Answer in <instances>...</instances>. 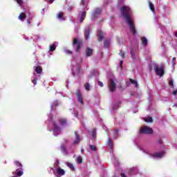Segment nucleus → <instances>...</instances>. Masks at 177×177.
Listing matches in <instances>:
<instances>
[{"instance_id": "33", "label": "nucleus", "mask_w": 177, "mask_h": 177, "mask_svg": "<svg viewBox=\"0 0 177 177\" xmlns=\"http://www.w3.org/2000/svg\"><path fill=\"white\" fill-rule=\"evenodd\" d=\"M99 74V71L97 70L93 69L91 71V75L88 76V78H92V77H94L95 75H97Z\"/></svg>"}, {"instance_id": "20", "label": "nucleus", "mask_w": 177, "mask_h": 177, "mask_svg": "<svg viewBox=\"0 0 177 177\" xmlns=\"http://www.w3.org/2000/svg\"><path fill=\"white\" fill-rule=\"evenodd\" d=\"M139 170L138 169V167H132L129 169V175L132 176V175H137L138 174Z\"/></svg>"}, {"instance_id": "46", "label": "nucleus", "mask_w": 177, "mask_h": 177, "mask_svg": "<svg viewBox=\"0 0 177 177\" xmlns=\"http://www.w3.org/2000/svg\"><path fill=\"white\" fill-rule=\"evenodd\" d=\"M146 122H153V118L152 117H148L145 120Z\"/></svg>"}, {"instance_id": "18", "label": "nucleus", "mask_w": 177, "mask_h": 177, "mask_svg": "<svg viewBox=\"0 0 177 177\" xmlns=\"http://www.w3.org/2000/svg\"><path fill=\"white\" fill-rule=\"evenodd\" d=\"M113 132V138L117 139V138H120V129H112Z\"/></svg>"}, {"instance_id": "16", "label": "nucleus", "mask_w": 177, "mask_h": 177, "mask_svg": "<svg viewBox=\"0 0 177 177\" xmlns=\"http://www.w3.org/2000/svg\"><path fill=\"white\" fill-rule=\"evenodd\" d=\"M23 174H24V171H23V167H19L15 171L12 172V175H16L17 177L22 176Z\"/></svg>"}, {"instance_id": "57", "label": "nucleus", "mask_w": 177, "mask_h": 177, "mask_svg": "<svg viewBox=\"0 0 177 177\" xmlns=\"http://www.w3.org/2000/svg\"><path fill=\"white\" fill-rule=\"evenodd\" d=\"M98 85L101 87H103L104 84H103V82H100V81H98Z\"/></svg>"}, {"instance_id": "26", "label": "nucleus", "mask_w": 177, "mask_h": 177, "mask_svg": "<svg viewBox=\"0 0 177 177\" xmlns=\"http://www.w3.org/2000/svg\"><path fill=\"white\" fill-rule=\"evenodd\" d=\"M142 44L144 48H147V44H149V41L146 37H141Z\"/></svg>"}, {"instance_id": "8", "label": "nucleus", "mask_w": 177, "mask_h": 177, "mask_svg": "<svg viewBox=\"0 0 177 177\" xmlns=\"http://www.w3.org/2000/svg\"><path fill=\"white\" fill-rule=\"evenodd\" d=\"M73 68H74V66H72L71 71H72L73 76L78 77L80 75V73H81V65L77 64V68L75 71L73 70Z\"/></svg>"}, {"instance_id": "56", "label": "nucleus", "mask_w": 177, "mask_h": 177, "mask_svg": "<svg viewBox=\"0 0 177 177\" xmlns=\"http://www.w3.org/2000/svg\"><path fill=\"white\" fill-rule=\"evenodd\" d=\"M171 95H174V96H176V95H177V89L174 91H172Z\"/></svg>"}, {"instance_id": "47", "label": "nucleus", "mask_w": 177, "mask_h": 177, "mask_svg": "<svg viewBox=\"0 0 177 177\" xmlns=\"http://www.w3.org/2000/svg\"><path fill=\"white\" fill-rule=\"evenodd\" d=\"M149 8L151 10V12H153V13H154V5L153 3H151V2L149 1Z\"/></svg>"}, {"instance_id": "61", "label": "nucleus", "mask_w": 177, "mask_h": 177, "mask_svg": "<svg viewBox=\"0 0 177 177\" xmlns=\"http://www.w3.org/2000/svg\"><path fill=\"white\" fill-rule=\"evenodd\" d=\"M49 3H53L55 0H46Z\"/></svg>"}, {"instance_id": "3", "label": "nucleus", "mask_w": 177, "mask_h": 177, "mask_svg": "<svg viewBox=\"0 0 177 177\" xmlns=\"http://www.w3.org/2000/svg\"><path fill=\"white\" fill-rule=\"evenodd\" d=\"M82 46H84V41L82 39L78 37L73 38L72 47L76 53H81V49L82 48Z\"/></svg>"}, {"instance_id": "24", "label": "nucleus", "mask_w": 177, "mask_h": 177, "mask_svg": "<svg viewBox=\"0 0 177 177\" xmlns=\"http://www.w3.org/2000/svg\"><path fill=\"white\" fill-rule=\"evenodd\" d=\"M60 149H61L62 153H63L64 156H68V151H67V148H66V145H64V144H62L61 145Z\"/></svg>"}, {"instance_id": "4", "label": "nucleus", "mask_w": 177, "mask_h": 177, "mask_svg": "<svg viewBox=\"0 0 177 177\" xmlns=\"http://www.w3.org/2000/svg\"><path fill=\"white\" fill-rule=\"evenodd\" d=\"M34 70L35 72L33 73V75L32 76V82L34 85H36L37 81L41 78V75L39 74L42 73V66H34Z\"/></svg>"}, {"instance_id": "59", "label": "nucleus", "mask_w": 177, "mask_h": 177, "mask_svg": "<svg viewBox=\"0 0 177 177\" xmlns=\"http://www.w3.org/2000/svg\"><path fill=\"white\" fill-rule=\"evenodd\" d=\"M37 37V38H35L34 39V41H35V42H37V41H38V39H39V36H36Z\"/></svg>"}, {"instance_id": "23", "label": "nucleus", "mask_w": 177, "mask_h": 177, "mask_svg": "<svg viewBox=\"0 0 177 177\" xmlns=\"http://www.w3.org/2000/svg\"><path fill=\"white\" fill-rule=\"evenodd\" d=\"M75 140L73 142V145H78V143H80V140H81L82 138H81L80 135L77 133V131L75 132Z\"/></svg>"}, {"instance_id": "50", "label": "nucleus", "mask_w": 177, "mask_h": 177, "mask_svg": "<svg viewBox=\"0 0 177 177\" xmlns=\"http://www.w3.org/2000/svg\"><path fill=\"white\" fill-rule=\"evenodd\" d=\"M66 165H67V167H68V168H70L71 169H74V165H73V164L67 162V163H66Z\"/></svg>"}, {"instance_id": "21", "label": "nucleus", "mask_w": 177, "mask_h": 177, "mask_svg": "<svg viewBox=\"0 0 177 177\" xmlns=\"http://www.w3.org/2000/svg\"><path fill=\"white\" fill-rule=\"evenodd\" d=\"M59 106V101L58 100H55L54 102H52L50 104V111H56V108Z\"/></svg>"}, {"instance_id": "25", "label": "nucleus", "mask_w": 177, "mask_h": 177, "mask_svg": "<svg viewBox=\"0 0 177 177\" xmlns=\"http://www.w3.org/2000/svg\"><path fill=\"white\" fill-rule=\"evenodd\" d=\"M57 177L63 176V175H65L66 171L64 169H62L61 167L57 169Z\"/></svg>"}, {"instance_id": "64", "label": "nucleus", "mask_w": 177, "mask_h": 177, "mask_svg": "<svg viewBox=\"0 0 177 177\" xmlns=\"http://www.w3.org/2000/svg\"><path fill=\"white\" fill-rule=\"evenodd\" d=\"M174 149H176L177 150V145L176 144L174 145Z\"/></svg>"}, {"instance_id": "9", "label": "nucleus", "mask_w": 177, "mask_h": 177, "mask_svg": "<svg viewBox=\"0 0 177 177\" xmlns=\"http://www.w3.org/2000/svg\"><path fill=\"white\" fill-rule=\"evenodd\" d=\"M128 27H129L130 32L133 34V35H138V31L136 30V28L135 27V24L133 23H128Z\"/></svg>"}, {"instance_id": "51", "label": "nucleus", "mask_w": 177, "mask_h": 177, "mask_svg": "<svg viewBox=\"0 0 177 177\" xmlns=\"http://www.w3.org/2000/svg\"><path fill=\"white\" fill-rule=\"evenodd\" d=\"M80 30V26L76 25L75 26V32H76V34H78V30Z\"/></svg>"}, {"instance_id": "5", "label": "nucleus", "mask_w": 177, "mask_h": 177, "mask_svg": "<svg viewBox=\"0 0 177 177\" xmlns=\"http://www.w3.org/2000/svg\"><path fill=\"white\" fill-rule=\"evenodd\" d=\"M153 70L155 71L156 75H159V77H162L165 74L164 64H160V68H158L157 65H154Z\"/></svg>"}, {"instance_id": "42", "label": "nucleus", "mask_w": 177, "mask_h": 177, "mask_svg": "<svg viewBox=\"0 0 177 177\" xmlns=\"http://www.w3.org/2000/svg\"><path fill=\"white\" fill-rule=\"evenodd\" d=\"M77 164H82V157L78 156L77 158Z\"/></svg>"}, {"instance_id": "45", "label": "nucleus", "mask_w": 177, "mask_h": 177, "mask_svg": "<svg viewBox=\"0 0 177 177\" xmlns=\"http://www.w3.org/2000/svg\"><path fill=\"white\" fill-rule=\"evenodd\" d=\"M119 55H120V57H122V59L125 57V53H124L122 50H120Z\"/></svg>"}, {"instance_id": "19", "label": "nucleus", "mask_w": 177, "mask_h": 177, "mask_svg": "<svg viewBox=\"0 0 177 177\" xmlns=\"http://www.w3.org/2000/svg\"><path fill=\"white\" fill-rule=\"evenodd\" d=\"M97 37H98V41L102 42L104 38V33L102 30H97Z\"/></svg>"}, {"instance_id": "14", "label": "nucleus", "mask_w": 177, "mask_h": 177, "mask_svg": "<svg viewBox=\"0 0 177 177\" xmlns=\"http://www.w3.org/2000/svg\"><path fill=\"white\" fill-rule=\"evenodd\" d=\"M91 35V26H88L84 29V38L86 41H88Z\"/></svg>"}, {"instance_id": "32", "label": "nucleus", "mask_w": 177, "mask_h": 177, "mask_svg": "<svg viewBox=\"0 0 177 177\" xmlns=\"http://www.w3.org/2000/svg\"><path fill=\"white\" fill-rule=\"evenodd\" d=\"M70 111L71 112V114L74 115V117H76V118H78V111H75V109L74 108L70 109Z\"/></svg>"}, {"instance_id": "60", "label": "nucleus", "mask_w": 177, "mask_h": 177, "mask_svg": "<svg viewBox=\"0 0 177 177\" xmlns=\"http://www.w3.org/2000/svg\"><path fill=\"white\" fill-rule=\"evenodd\" d=\"M158 143H159V145H161L162 143V140L161 139L158 140Z\"/></svg>"}, {"instance_id": "30", "label": "nucleus", "mask_w": 177, "mask_h": 177, "mask_svg": "<svg viewBox=\"0 0 177 177\" xmlns=\"http://www.w3.org/2000/svg\"><path fill=\"white\" fill-rule=\"evenodd\" d=\"M57 19H59V20H64V14L63 12H58L57 14Z\"/></svg>"}, {"instance_id": "55", "label": "nucleus", "mask_w": 177, "mask_h": 177, "mask_svg": "<svg viewBox=\"0 0 177 177\" xmlns=\"http://www.w3.org/2000/svg\"><path fill=\"white\" fill-rule=\"evenodd\" d=\"M131 81L129 80V82H126V86H131Z\"/></svg>"}, {"instance_id": "17", "label": "nucleus", "mask_w": 177, "mask_h": 177, "mask_svg": "<svg viewBox=\"0 0 177 177\" xmlns=\"http://www.w3.org/2000/svg\"><path fill=\"white\" fill-rule=\"evenodd\" d=\"M57 45H59V43L57 41H55L53 42V44L50 45V48L48 51L49 55H52L50 52H54V50H56V48H57Z\"/></svg>"}, {"instance_id": "43", "label": "nucleus", "mask_w": 177, "mask_h": 177, "mask_svg": "<svg viewBox=\"0 0 177 177\" xmlns=\"http://www.w3.org/2000/svg\"><path fill=\"white\" fill-rule=\"evenodd\" d=\"M92 138L93 139H96V129H93V130Z\"/></svg>"}, {"instance_id": "39", "label": "nucleus", "mask_w": 177, "mask_h": 177, "mask_svg": "<svg viewBox=\"0 0 177 177\" xmlns=\"http://www.w3.org/2000/svg\"><path fill=\"white\" fill-rule=\"evenodd\" d=\"M120 104H121V102H118V104H115L113 106V110H118V107H119Z\"/></svg>"}, {"instance_id": "49", "label": "nucleus", "mask_w": 177, "mask_h": 177, "mask_svg": "<svg viewBox=\"0 0 177 177\" xmlns=\"http://www.w3.org/2000/svg\"><path fill=\"white\" fill-rule=\"evenodd\" d=\"M64 53L66 54V55H73V51L72 50H70L68 49H65L64 50Z\"/></svg>"}, {"instance_id": "28", "label": "nucleus", "mask_w": 177, "mask_h": 177, "mask_svg": "<svg viewBox=\"0 0 177 177\" xmlns=\"http://www.w3.org/2000/svg\"><path fill=\"white\" fill-rule=\"evenodd\" d=\"M86 3H87L86 1L82 0L80 5H81V6H84L83 9H86V10H88V9H89V8H88V6L86 5Z\"/></svg>"}, {"instance_id": "2", "label": "nucleus", "mask_w": 177, "mask_h": 177, "mask_svg": "<svg viewBox=\"0 0 177 177\" xmlns=\"http://www.w3.org/2000/svg\"><path fill=\"white\" fill-rule=\"evenodd\" d=\"M122 15L125 19L127 23H133V19L131 17V8L127 6H123L121 8Z\"/></svg>"}, {"instance_id": "29", "label": "nucleus", "mask_w": 177, "mask_h": 177, "mask_svg": "<svg viewBox=\"0 0 177 177\" xmlns=\"http://www.w3.org/2000/svg\"><path fill=\"white\" fill-rule=\"evenodd\" d=\"M129 81H131L132 85H134V88H139V83L137 82V80L129 79Z\"/></svg>"}, {"instance_id": "11", "label": "nucleus", "mask_w": 177, "mask_h": 177, "mask_svg": "<svg viewBox=\"0 0 177 177\" xmlns=\"http://www.w3.org/2000/svg\"><path fill=\"white\" fill-rule=\"evenodd\" d=\"M136 52H138V48L137 47H131V48L130 55H131V57L133 60L138 57V56L136 55Z\"/></svg>"}, {"instance_id": "13", "label": "nucleus", "mask_w": 177, "mask_h": 177, "mask_svg": "<svg viewBox=\"0 0 177 177\" xmlns=\"http://www.w3.org/2000/svg\"><path fill=\"white\" fill-rule=\"evenodd\" d=\"M84 53L85 57H91V56H93V49L90 47H86Z\"/></svg>"}, {"instance_id": "12", "label": "nucleus", "mask_w": 177, "mask_h": 177, "mask_svg": "<svg viewBox=\"0 0 177 177\" xmlns=\"http://www.w3.org/2000/svg\"><path fill=\"white\" fill-rule=\"evenodd\" d=\"M106 146L109 147L110 149V153H113L114 149L113 148V146H114V143L113 142V140H111V138H110V136L108 134V141L106 142Z\"/></svg>"}, {"instance_id": "48", "label": "nucleus", "mask_w": 177, "mask_h": 177, "mask_svg": "<svg viewBox=\"0 0 177 177\" xmlns=\"http://www.w3.org/2000/svg\"><path fill=\"white\" fill-rule=\"evenodd\" d=\"M171 63H172V67H175V64H176V57L172 58Z\"/></svg>"}, {"instance_id": "52", "label": "nucleus", "mask_w": 177, "mask_h": 177, "mask_svg": "<svg viewBox=\"0 0 177 177\" xmlns=\"http://www.w3.org/2000/svg\"><path fill=\"white\" fill-rule=\"evenodd\" d=\"M169 84L171 86V88H174V80H170L169 82Z\"/></svg>"}, {"instance_id": "63", "label": "nucleus", "mask_w": 177, "mask_h": 177, "mask_svg": "<svg viewBox=\"0 0 177 177\" xmlns=\"http://www.w3.org/2000/svg\"><path fill=\"white\" fill-rule=\"evenodd\" d=\"M24 39H26V41H28L30 39L28 38V37L25 36L24 37Z\"/></svg>"}, {"instance_id": "41", "label": "nucleus", "mask_w": 177, "mask_h": 177, "mask_svg": "<svg viewBox=\"0 0 177 177\" xmlns=\"http://www.w3.org/2000/svg\"><path fill=\"white\" fill-rule=\"evenodd\" d=\"M59 164H60V161L59 159H56L55 162L54 163V167L57 168V167H59Z\"/></svg>"}, {"instance_id": "38", "label": "nucleus", "mask_w": 177, "mask_h": 177, "mask_svg": "<svg viewBox=\"0 0 177 177\" xmlns=\"http://www.w3.org/2000/svg\"><path fill=\"white\" fill-rule=\"evenodd\" d=\"M89 147H90V150H91V151H96L97 150V148H96V146H95V145H91L89 146Z\"/></svg>"}, {"instance_id": "22", "label": "nucleus", "mask_w": 177, "mask_h": 177, "mask_svg": "<svg viewBox=\"0 0 177 177\" xmlns=\"http://www.w3.org/2000/svg\"><path fill=\"white\" fill-rule=\"evenodd\" d=\"M101 12L102 10H100V8H96L92 14V17H93V19H96V17H97V16L100 15Z\"/></svg>"}, {"instance_id": "53", "label": "nucleus", "mask_w": 177, "mask_h": 177, "mask_svg": "<svg viewBox=\"0 0 177 177\" xmlns=\"http://www.w3.org/2000/svg\"><path fill=\"white\" fill-rule=\"evenodd\" d=\"M123 63H124V61L120 60V64H119V67H120V70H122V64H123Z\"/></svg>"}, {"instance_id": "1", "label": "nucleus", "mask_w": 177, "mask_h": 177, "mask_svg": "<svg viewBox=\"0 0 177 177\" xmlns=\"http://www.w3.org/2000/svg\"><path fill=\"white\" fill-rule=\"evenodd\" d=\"M48 121L53 125V129H49L48 130L50 131H53V133L54 136H59V135L62 133V128L59 127V125L56 122L53 121V118L52 117V114H50L48 115Z\"/></svg>"}, {"instance_id": "7", "label": "nucleus", "mask_w": 177, "mask_h": 177, "mask_svg": "<svg viewBox=\"0 0 177 177\" xmlns=\"http://www.w3.org/2000/svg\"><path fill=\"white\" fill-rule=\"evenodd\" d=\"M140 133H145L146 135H151V133H153V129L145 126L140 129Z\"/></svg>"}, {"instance_id": "44", "label": "nucleus", "mask_w": 177, "mask_h": 177, "mask_svg": "<svg viewBox=\"0 0 177 177\" xmlns=\"http://www.w3.org/2000/svg\"><path fill=\"white\" fill-rule=\"evenodd\" d=\"M15 165H17L19 168H23V165L20 163L19 161H15Z\"/></svg>"}, {"instance_id": "27", "label": "nucleus", "mask_w": 177, "mask_h": 177, "mask_svg": "<svg viewBox=\"0 0 177 177\" xmlns=\"http://www.w3.org/2000/svg\"><path fill=\"white\" fill-rule=\"evenodd\" d=\"M86 16V12L83 11V12H81V14L80 15V23H82V21H84Z\"/></svg>"}, {"instance_id": "15", "label": "nucleus", "mask_w": 177, "mask_h": 177, "mask_svg": "<svg viewBox=\"0 0 177 177\" xmlns=\"http://www.w3.org/2000/svg\"><path fill=\"white\" fill-rule=\"evenodd\" d=\"M165 154H166L165 151H162L160 152H158L152 154V157L153 158H162V157H164Z\"/></svg>"}, {"instance_id": "6", "label": "nucleus", "mask_w": 177, "mask_h": 177, "mask_svg": "<svg viewBox=\"0 0 177 177\" xmlns=\"http://www.w3.org/2000/svg\"><path fill=\"white\" fill-rule=\"evenodd\" d=\"M116 88H117V84H115L114 79L111 78L109 80V91H111V93L115 92Z\"/></svg>"}, {"instance_id": "31", "label": "nucleus", "mask_w": 177, "mask_h": 177, "mask_svg": "<svg viewBox=\"0 0 177 177\" xmlns=\"http://www.w3.org/2000/svg\"><path fill=\"white\" fill-rule=\"evenodd\" d=\"M158 27L161 31L164 33L167 32V28L161 24H158Z\"/></svg>"}, {"instance_id": "35", "label": "nucleus", "mask_w": 177, "mask_h": 177, "mask_svg": "<svg viewBox=\"0 0 177 177\" xmlns=\"http://www.w3.org/2000/svg\"><path fill=\"white\" fill-rule=\"evenodd\" d=\"M59 124L62 125V127H66V125H67V120L64 119H60Z\"/></svg>"}, {"instance_id": "10", "label": "nucleus", "mask_w": 177, "mask_h": 177, "mask_svg": "<svg viewBox=\"0 0 177 177\" xmlns=\"http://www.w3.org/2000/svg\"><path fill=\"white\" fill-rule=\"evenodd\" d=\"M76 96L77 101L80 102V104H84V98H82V94L81 93V90L80 88L76 91Z\"/></svg>"}, {"instance_id": "36", "label": "nucleus", "mask_w": 177, "mask_h": 177, "mask_svg": "<svg viewBox=\"0 0 177 177\" xmlns=\"http://www.w3.org/2000/svg\"><path fill=\"white\" fill-rule=\"evenodd\" d=\"M19 19L21 21H24V19H26V14H24V12L21 13L19 16Z\"/></svg>"}, {"instance_id": "34", "label": "nucleus", "mask_w": 177, "mask_h": 177, "mask_svg": "<svg viewBox=\"0 0 177 177\" xmlns=\"http://www.w3.org/2000/svg\"><path fill=\"white\" fill-rule=\"evenodd\" d=\"M110 39L104 40V48H106L107 49H109V48H110Z\"/></svg>"}, {"instance_id": "37", "label": "nucleus", "mask_w": 177, "mask_h": 177, "mask_svg": "<svg viewBox=\"0 0 177 177\" xmlns=\"http://www.w3.org/2000/svg\"><path fill=\"white\" fill-rule=\"evenodd\" d=\"M84 88L86 89V91H91V84H89V82H86L84 84Z\"/></svg>"}, {"instance_id": "54", "label": "nucleus", "mask_w": 177, "mask_h": 177, "mask_svg": "<svg viewBox=\"0 0 177 177\" xmlns=\"http://www.w3.org/2000/svg\"><path fill=\"white\" fill-rule=\"evenodd\" d=\"M17 2V4L21 6V4L23 3V1L21 0H16Z\"/></svg>"}, {"instance_id": "58", "label": "nucleus", "mask_w": 177, "mask_h": 177, "mask_svg": "<svg viewBox=\"0 0 177 177\" xmlns=\"http://www.w3.org/2000/svg\"><path fill=\"white\" fill-rule=\"evenodd\" d=\"M36 61L35 62V63H36V64H39V62H38V57H35Z\"/></svg>"}, {"instance_id": "40", "label": "nucleus", "mask_w": 177, "mask_h": 177, "mask_svg": "<svg viewBox=\"0 0 177 177\" xmlns=\"http://www.w3.org/2000/svg\"><path fill=\"white\" fill-rule=\"evenodd\" d=\"M113 165H115V167L116 168H119L120 167V162H118V160H115L113 162Z\"/></svg>"}, {"instance_id": "62", "label": "nucleus", "mask_w": 177, "mask_h": 177, "mask_svg": "<svg viewBox=\"0 0 177 177\" xmlns=\"http://www.w3.org/2000/svg\"><path fill=\"white\" fill-rule=\"evenodd\" d=\"M121 177H127V175L124 173H121Z\"/></svg>"}]
</instances>
